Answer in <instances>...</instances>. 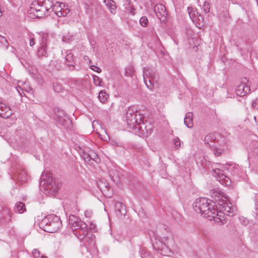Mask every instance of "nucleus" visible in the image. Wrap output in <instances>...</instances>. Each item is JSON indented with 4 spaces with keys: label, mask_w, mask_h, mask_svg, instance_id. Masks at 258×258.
<instances>
[{
    "label": "nucleus",
    "mask_w": 258,
    "mask_h": 258,
    "mask_svg": "<svg viewBox=\"0 0 258 258\" xmlns=\"http://www.w3.org/2000/svg\"><path fill=\"white\" fill-rule=\"evenodd\" d=\"M215 207V203L204 198L197 199L193 203V209L196 212L201 214L202 216L210 220L220 222L223 219V215L221 213L218 215V211Z\"/></svg>",
    "instance_id": "nucleus-1"
},
{
    "label": "nucleus",
    "mask_w": 258,
    "mask_h": 258,
    "mask_svg": "<svg viewBox=\"0 0 258 258\" xmlns=\"http://www.w3.org/2000/svg\"><path fill=\"white\" fill-rule=\"evenodd\" d=\"M52 6V2L50 0H34L30 11L36 18H41L48 14Z\"/></svg>",
    "instance_id": "nucleus-2"
},
{
    "label": "nucleus",
    "mask_w": 258,
    "mask_h": 258,
    "mask_svg": "<svg viewBox=\"0 0 258 258\" xmlns=\"http://www.w3.org/2000/svg\"><path fill=\"white\" fill-rule=\"evenodd\" d=\"M136 107L131 106L128 107L126 113V120L127 123L133 127L138 128L144 132V128H146L142 121V117L140 114H137Z\"/></svg>",
    "instance_id": "nucleus-3"
},
{
    "label": "nucleus",
    "mask_w": 258,
    "mask_h": 258,
    "mask_svg": "<svg viewBox=\"0 0 258 258\" xmlns=\"http://www.w3.org/2000/svg\"><path fill=\"white\" fill-rule=\"evenodd\" d=\"M40 225L44 231L49 233H54L60 228L61 221L58 216L49 215L42 220Z\"/></svg>",
    "instance_id": "nucleus-4"
},
{
    "label": "nucleus",
    "mask_w": 258,
    "mask_h": 258,
    "mask_svg": "<svg viewBox=\"0 0 258 258\" xmlns=\"http://www.w3.org/2000/svg\"><path fill=\"white\" fill-rule=\"evenodd\" d=\"M215 201L217 204L215 203V207H216V210L218 211V215L221 213L223 216V219L220 222H216L217 223L223 224L225 221V215H226L229 216H232L234 214V210L233 208H232L230 205L231 203H228L224 200L220 199V197H218L217 199L215 198Z\"/></svg>",
    "instance_id": "nucleus-5"
},
{
    "label": "nucleus",
    "mask_w": 258,
    "mask_h": 258,
    "mask_svg": "<svg viewBox=\"0 0 258 258\" xmlns=\"http://www.w3.org/2000/svg\"><path fill=\"white\" fill-rule=\"evenodd\" d=\"M70 224L73 227L76 228V229H79L82 232V235H80L78 236V238L82 240L88 234V226L83 221L81 220L78 217L75 215H71L69 218Z\"/></svg>",
    "instance_id": "nucleus-6"
},
{
    "label": "nucleus",
    "mask_w": 258,
    "mask_h": 258,
    "mask_svg": "<svg viewBox=\"0 0 258 258\" xmlns=\"http://www.w3.org/2000/svg\"><path fill=\"white\" fill-rule=\"evenodd\" d=\"M204 142L206 145L213 150V152L216 156H219L223 151V149L218 147V141L214 134L207 135L205 138Z\"/></svg>",
    "instance_id": "nucleus-7"
},
{
    "label": "nucleus",
    "mask_w": 258,
    "mask_h": 258,
    "mask_svg": "<svg viewBox=\"0 0 258 258\" xmlns=\"http://www.w3.org/2000/svg\"><path fill=\"white\" fill-rule=\"evenodd\" d=\"M143 78L146 86L149 89L153 90L154 84L156 82L154 71L149 68H145L143 71Z\"/></svg>",
    "instance_id": "nucleus-8"
},
{
    "label": "nucleus",
    "mask_w": 258,
    "mask_h": 258,
    "mask_svg": "<svg viewBox=\"0 0 258 258\" xmlns=\"http://www.w3.org/2000/svg\"><path fill=\"white\" fill-rule=\"evenodd\" d=\"M250 91V88L248 81L246 78H244L242 79L240 84L237 86L235 92L237 95L243 96L249 93Z\"/></svg>",
    "instance_id": "nucleus-9"
},
{
    "label": "nucleus",
    "mask_w": 258,
    "mask_h": 258,
    "mask_svg": "<svg viewBox=\"0 0 258 258\" xmlns=\"http://www.w3.org/2000/svg\"><path fill=\"white\" fill-rule=\"evenodd\" d=\"M46 36L43 35L42 37V44L38 48L37 51V56L42 58L43 57H47L48 56Z\"/></svg>",
    "instance_id": "nucleus-10"
},
{
    "label": "nucleus",
    "mask_w": 258,
    "mask_h": 258,
    "mask_svg": "<svg viewBox=\"0 0 258 258\" xmlns=\"http://www.w3.org/2000/svg\"><path fill=\"white\" fill-rule=\"evenodd\" d=\"M61 5L64 6L63 4L56 2L53 5H52L51 7L52 11L58 17L65 16L69 12L68 9L63 10Z\"/></svg>",
    "instance_id": "nucleus-11"
},
{
    "label": "nucleus",
    "mask_w": 258,
    "mask_h": 258,
    "mask_svg": "<svg viewBox=\"0 0 258 258\" xmlns=\"http://www.w3.org/2000/svg\"><path fill=\"white\" fill-rule=\"evenodd\" d=\"M154 12L157 17L160 19L164 20L167 15L165 7L162 4H159L154 7Z\"/></svg>",
    "instance_id": "nucleus-12"
},
{
    "label": "nucleus",
    "mask_w": 258,
    "mask_h": 258,
    "mask_svg": "<svg viewBox=\"0 0 258 258\" xmlns=\"http://www.w3.org/2000/svg\"><path fill=\"white\" fill-rule=\"evenodd\" d=\"M12 113L9 106L5 103L0 101V116L4 118H8Z\"/></svg>",
    "instance_id": "nucleus-13"
},
{
    "label": "nucleus",
    "mask_w": 258,
    "mask_h": 258,
    "mask_svg": "<svg viewBox=\"0 0 258 258\" xmlns=\"http://www.w3.org/2000/svg\"><path fill=\"white\" fill-rule=\"evenodd\" d=\"M187 12L192 21L196 22L199 21L200 22H203L204 19L203 17L199 13L196 12L193 8L188 7Z\"/></svg>",
    "instance_id": "nucleus-14"
},
{
    "label": "nucleus",
    "mask_w": 258,
    "mask_h": 258,
    "mask_svg": "<svg viewBox=\"0 0 258 258\" xmlns=\"http://www.w3.org/2000/svg\"><path fill=\"white\" fill-rule=\"evenodd\" d=\"M55 119L59 125L65 127H68V125L71 123V120L66 115L65 116H59V118H55Z\"/></svg>",
    "instance_id": "nucleus-15"
},
{
    "label": "nucleus",
    "mask_w": 258,
    "mask_h": 258,
    "mask_svg": "<svg viewBox=\"0 0 258 258\" xmlns=\"http://www.w3.org/2000/svg\"><path fill=\"white\" fill-rule=\"evenodd\" d=\"M115 208L118 216H122L125 215L126 210L124 206L121 203L117 202L115 203Z\"/></svg>",
    "instance_id": "nucleus-16"
},
{
    "label": "nucleus",
    "mask_w": 258,
    "mask_h": 258,
    "mask_svg": "<svg viewBox=\"0 0 258 258\" xmlns=\"http://www.w3.org/2000/svg\"><path fill=\"white\" fill-rule=\"evenodd\" d=\"M67 65L70 67V69L73 71L75 69L74 65V59L73 54L69 53L67 54L65 58Z\"/></svg>",
    "instance_id": "nucleus-17"
},
{
    "label": "nucleus",
    "mask_w": 258,
    "mask_h": 258,
    "mask_svg": "<svg viewBox=\"0 0 258 258\" xmlns=\"http://www.w3.org/2000/svg\"><path fill=\"white\" fill-rule=\"evenodd\" d=\"M184 123L188 128H191L194 126L192 120V113L191 112H187L184 118Z\"/></svg>",
    "instance_id": "nucleus-18"
},
{
    "label": "nucleus",
    "mask_w": 258,
    "mask_h": 258,
    "mask_svg": "<svg viewBox=\"0 0 258 258\" xmlns=\"http://www.w3.org/2000/svg\"><path fill=\"white\" fill-rule=\"evenodd\" d=\"M104 3L112 14H114L116 13V6L114 1L113 0H104Z\"/></svg>",
    "instance_id": "nucleus-19"
},
{
    "label": "nucleus",
    "mask_w": 258,
    "mask_h": 258,
    "mask_svg": "<svg viewBox=\"0 0 258 258\" xmlns=\"http://www.w3.org/2000/svg\"><path fill=\"white\" fill-rule=\"evenodd\" d=\"M90 165H93L94 162L99 163L100 162V159L99 158L98 155L93 151H90Z\"/></svg>",
    "instance_id": "nucleus-20"
},
{
    "label": "nucleus",
    "mask_w": 258,
    "mask_h": 258,
    "mask_svg": "<svg viewBox=\"0 0 258 258\" xmlns=\"http://www.w3.org/2000/svg\"><path fill=\"white\" fill-rule=\"evenodd\" d=\"M214 172L215 173V176H217L218 178H219V180H225L228 181L229 179V177H227L224 173V171L218 168L214 170Z\"/></svg>",
    "instance_id": "nucleus-21"
},
{
    "label": "nucleus",
    "mask_w": 258,
    "mask_h": 258,
    "mask_svg": "<svg viewBox=\"0 0 258 258\" xmlns=\"http://www.w3.org/2000/svg\"><path fill=\"white\" fill-rule=\"evenodd\" d=\"M26 210L25 204L22 202H18L16 204L14 207V211L16 213H23Z\"/></svg>",
    "instance_id": "nucleus-22"
},
{
    "label": "nucleus",
    "mask_w": 258,
    "mask_h": 258,
    "mask_svg": "<svg viewBox=\"0 0 258 258\" xmlns=\"http://www.w3.org/2000/svg\"><path fill=\"white\" fill-rule=\"evenodd\" d=\"M48 182H47L46 186L47 189L55 191L57 189V187L56 186L54 182L53 181L52 178L51 177H49L48 178Z\"/></svg>",
    "instance_id": "nucleus-23"
},
{
    "label": "nucleus",
    "mask_w": 258,
    "mask_h": 258,
    "mask_svg": "<svg viewBox=\"0 0 258 258\" xmlns=\"http://www.w3.org/2000/svg\"><path fill=\"white\" fill-rule=\"evenodd\" d=\"M14 177L17 180L23 181L27 179V175L25 171H21L19 173H15Z\"/></svg>",
    "instance_id": "nucleus-24"
},
{
    "label": "nucleus",
    "mask_w": 258,
    "mask_h": 258,
    "mask_svg": "<svg viewBox=\"0 0 258 258\" xmlns=\"http://www.w3.org/2000/svg\"><path fill=\"white\" fill-rule=\"evenodd\" d=\"M3 215H5V223H8L11 220L12 213L8 208L4 209L2 212Z\"/></svg>",
    "instance_id": "nucleus-25"
},
{
    "label": "nucleus",
    "mask_w": 258,
    "mask_h": 258,
    "mask_svg": "<svg viewBox=\"0 0 258 258\" xmlns=\"http://www.w3.org/2000/svg\"><path fill=\"white\" fill-rule=\"evenodd\" d=\"M108 98V95L104 91H101L99 92L98 99L102 103H105Z\"/></svg>",
    "instance_id": "nucleus-26"
},
{
    "label": "nucleus",
    "mask_w": 258,
    "mask_h": 258,
    "mask_svg": "<svg viewBox=\"0 0 258 258\" xmlns=\"http://www.w3.org/2000/svg\"><path fill=\"white\" fill-rule=\"evenodd\" d=\"M111 144L112 146L125 149V145L118 140L113 139L111 141Z\"/></svg>",
    "instance_id": "nucleus-27"
},
{
    "label": "nucleus",
    "mask_w": 258,
    "mask_h": 258,
    "mask_svg": "<svg viewBox=\"0 0 258 258\" xmlns=\"http://www.w3.org/2000/svg\"><path fill=\"white\" fill-rule=\"evenodd\" d=\"M53 89L56 92L59 93L63 90V87L61 84L56 82L53 84Z\"/></svg>",
    "instance_id": "nucleus-28"
},
{
    "label": "nucleus",
    "mask_w": 258,
    "mask_h": 258,
    "mask_svg": "<svg viewBox=\"0 0 258 258\" xmlns=\"http://www.w3.org/2000/svg\"><path fill=\"white\" fill-rule=\"evenodd\" d=\"M90 152L89 153H86L83 150V152L82 153V154L81 155V156L82 158L85 160V161L87 164H90Z\"/></svg>",
    "instance_id": "nucleus-29"
},
{
    "label": "nucleus",
    "mask_w": 258,
    "mask_h": 258,
    "mask_svg": "<svg viewBox=\"0 0 258 258\" xmlns=\"http://www.w3.org/2000/svg\"><path fill=\"white\" fill-rule=\"evenodd\" d=\"M202 9L206 14L209 13L210 9V4L208 2H205L203 5Z\"/></svg>",
    "instance_id": "nucleus-30"
},
{
    "label": "nucleus",
    "mask_w": 258,
    "mask_h": 258,
    "mask_svg": "<svg viewBox=\"0 0 258 258\" xmlns=\"http://www.w3.org/2000/svg\"><path fill=\"white\" fill-rule=\"evenodd\" d=\"M140 24L143 27H146L148 24V20L145 16L141 18L140 20Z\"/></svg>",
    "instance_id": "nucleus-31"
},
{
    "label": "nucleus",
    "mask_w": 258,
    "mask_h": 258,
    "mask_svg": "<svg viewBox=\"0 0 258 258\" xmlns=\"http://www.w3.org/2000/svg\"><path fill=\"white\" fill-rule=\"evenodd\" d=\"M132 6L130 0H125L123 4V7L125 12L129 11V8Z\"/></svg>",
    "instance_id": "nucleus-32"
},
{
    "label": "nucleus",
    "mask_w": 258,
    "mask_h": 258,
    "mask_svg": "<svg viewBox=\"0 0 258 258\" xmlns=\"http://www.w3.org/2000/svg\"><path fill=\"white\" fill-rule=\"evenodd\" d=\"M0 42L3 44V45L6 47V49L8 48L9 47V43L7 40L5 39V38L2 36L0 35Z\"/></svg>",
    "instance_id": "nucleus-33"
},
{
    "label": "nucleus",
    "mask_w": 258,
    "mask_h": 258,
    "mask_svg": "<svg viewBox=\"0 0 258 258\" xmlns=\"http://www.w3.org/2000/svg\"><path fill=\"white\" fill-rule=\"evenodd\" d=\"M94 83L96 86H100L101 83V79L98 76H94L93 77Z\"/></svg>",
    "instance_id": "nucleus-34"
},
{
    "label": "nucleus",
    "mask_w": 258,
    "mask_h": 258,
    "mask_svg": "<svg viewBox=\"0 0 258 258\" xmlns=\"http://www.w3.org/2000/svg\"><path fill=\"white\" fill-rule=\"evenodd\" d=\"M141 256L143 258H151L149 252L144 249L141 251Z\"/></svg>",
    "instance_id": "nucleus-35"
},
{
    "label": "nucleus",
    "mask_w": 258,
    "mask_h": 258,
    "mask_svg": "<svg viewBox=\"0 0 258 258\" xmlns=\"http://www.w3.org/2000/svg\"><path fill=\"white\" fill-rule=\"evenodd\" d=\"M64 112L62 110H58L57 113H55V118H59L60 116H65Z\"/></svg>",
    "instance_id": "nucleus-36"
},
{
    "label": "nucleus",
    "mask_w": 258,
    "mask_h": 258,
    "mask_svg": "<svg viewBox=\"0 0 258 258\" xmlns=\"http://www.w3.org/2000/svg\"><path fill=\"white\" fill-rule=\"evenodd\" d=\"M174 144L177 147L179 148L180 147V141L178 138H176L174 139Z\"/></svg>",
    "instance_id": "nucleus-37"
},
{
    "label": "nucleus",
    "mask_w": 258,
    "mask_h": 258,
    "mask_svg": "<svg viewBox=\"0 0 258 258\" xmlns=\"http://www.w3.org/2000/svg\"><path fill=\"white\" fill-rule=\"evenodd\" d=\"M32 254L35 257H38L40 256V252L37 249H34L32 251Z\"/></svg>",
    "instance_id": "nucleus-38"
},
{
    "label": "nucleus",
    "mask_w": 258,
    "mask_h": 258,
    "mask_svg": "<svg viewBox=\"0 0 258 258\" xmlns=\"http://www.w3.org/2000/svg\"><path fill=\"white\" fill-rule=\"evenodd\" d=\"M84 215L87 218H90L92 215V211L91 210H86L85 211Z\"/></svg>",
    "instance_id": "nucleus-39"
},
{
    "label": "nucleus",
    "mask_w": 258,
    "mask_h": 258,
    "mask_svg": "<svg viewBox=\"0 0 258 258\" xmlns=\"http://www.w3.org/2000/svg\"><path fill=\"white\" fill-rule=\"evenodd\" d=\"M135 11H136V9L134 7V6L132 5L131 7H130L129 11L127 12L131 14L132 15L134 16L135 14Z\"/></svg>",
    "instance_id": "nucleus-40"
},
{
    "label": "nucleus",
    "mask_w": 258,
    "mask_h": 258,
    "mask_svg": "<svg viewBox=\"0 0 258 258\" xmlns=\"http://www.w3.org/2000/svg\"><path fill=\"white\" fill-rule=\"evenodd\" d=\"M91 69L92 70H93V71H95V72H96L97 73H100L101 71V70L100 68H99V67H97L96 66H94V65L91 66Z\"/></svg>",
    "instance_id": "nucleus-41"
},
{
    "label": "nucleus",
    "mask_w": 258,
    "mask_h": 258,
    "mask_svg": "<svg viewBox=\"0 0 258 258\" xmlns=\"http://www.w3.org/2000/svg\"><path fill=\"white\" fill-rule=\"evenodd\" d=\"M16 90L17 91V92L19 93V94L21 95V96H22L23 95V94H24L23 90H22V89L21 88V87H20L19 86H18V87H16Z\"/></svg>",
    "instance_id": "nucleus-42"
},
{
    "label": "nucleus",
    "mask_w": 258,
    "mask_h": 258,
    "mask_svg": "<svg viewBox=\"0 0 258 258\" xmlns=\"http://www.w3.org/2000/svg\"><path fill=\"white\" fill-rule=\"evenodd\" d=\"M35 43V38L34 37H31L30 38L29 44L31 46H33Z\"/></svg>",
    "instance_id": "nucleus-43"
},
{
    "label": "nucleus",
    "mask_w": 258,
    "mask_h": 258,
    "mask_svg": "<svg viewBox=\"0 0 258 258\" xmlns=\"http://www.w3.org/2000/svg\"><path fill=\"white\" fill-rule=\"evenodd\" d=\"M242 219V223L245 225H247V223H248V220L246 218H245L244 217L240 218V220H241Z\"/></svg>",
    "instance_id": "nucleus-44"
},
{
    "label": "nucleus",
    "mask_w": 258,
    "mask_h": 258,
    "mask_svg": "<svg viewBox=\"0 0 258 258\" xmlns=\"http://www.w3.org/2000/svg\"><path fill=\"white\" fill-rule=\"evenodd\" d=\"M89 228L90 229L93 230L95 228V225L91 223L90 225Z\"/></svg>",
    "instance_id": "nucleus-45"
},
{
    "label": "nucleus",
    "mask_w": 258,
    "mask_h": 258,
    "mask_svg": "<svg viewBox=\"0 0 258 258\" xmlns=\"http://www.w3.org/2000/svg\"><path fill=\"white\" fill-rule=\"evenodd\" d=\"M99 186L100 189L102 191V192L105 191V189H103V187L101 186V185H99Z\"/></svg>",
    "instance_id": "nucleus-46"
},
{
    "label": "nucleus",
    "mask_w": 258,
    "mask_h": 258,
    "mask_svg": "<svg viewBox=\"0 0 258 258\" xmlns=\"http://www.w3.org/2000/svg\"><path fill=\"white\" fill-rule=\"evenodd\" d=\"M104 188L107 189V186L106 185H104Z\"/></svg>",
    "instance_id": "nucleus-47"
},
{
    "label": "nucleus",
    "mask_w": 258,
    "mask_h": 258,
    "mask_svg": "<svg viewBox=\"0 0 258 258\" xmlns=\"http://www.w3.org/2000/svg\"><path fill=\"white\" fill-rule=\"evenodd\" d=\"M41 258H46V256H42Z\"/></svg>",
    "instance_id": "nucleus-48"
},
{
    "label": "nucleus",
    "mask_w": 258,
    "mask_h": 258,
    "mask_svg": "<svg viewBox=\"0 0 258 258\" xmlns=\"http://www.w3.org/2000/svg\"><path fill=\"white\" fill-rule=\"evenodd\" d=\"M146 132H147V133H148V129L146 130Z\"/></svg>",
    "instance_id": "nucleus-49"
},
{
    "label": "nucleus",
    "mask_w": 258,
    "mask_h": 258,
    "mask_svg": "<svg viewBox=\"0 0 258 258\" xmlns=\"http://www.w3.org/2000/svg\"><path fill=\"white\" fill-rule=\"evenodd\" d=\"M45 183V181H44V183H43V184L44 185Z\"/></svg>",
    "instance_id": "nucleus-50"
},
{
    "label": "nucleus",
    "mask_w": 258,
    "mask_h": 258,
    "mask_svg": "<svg viewBox=\"0 0 258 258\" xmlns=\"http://www.w3.org/2000/svg\"><path fill=\"white\" fill-rule=\"evenodd\" d=\"M75 235H77V234L76 233H75V231L74 232Z\"/></svg>",
    "instance_id": "nucleus-51"
},
{
    "label": "nucleus",
    "mask_w": 258,
    "mask_h": 258,
    "mask_svg": "<svg viewBox=\"0 0 258 258\" xmlns=\"http://www.w3.org/2000/svg\"><path fill=\"white\" fill-rule=\"evenodd\" d=\"M257 1V5H258V0H256Z\"/></svg>",
    "instance_id": "nucleus-52"
}]
</instances>
